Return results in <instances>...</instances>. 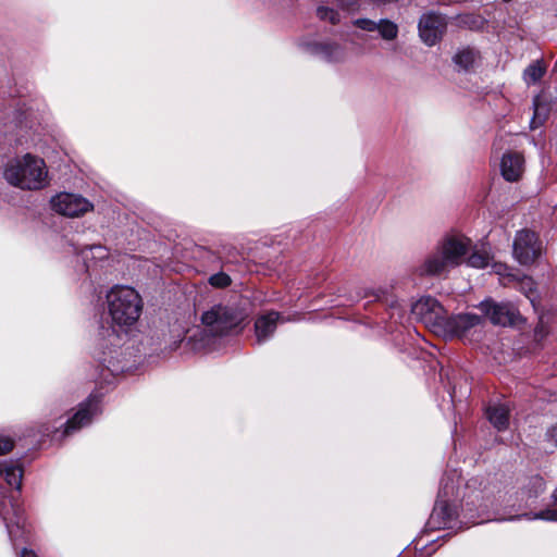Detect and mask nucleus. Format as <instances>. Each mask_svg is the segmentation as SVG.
Here are the masks:
<instances>
[{
    "instance_id": "obj_1",
    "label": "nucleus",
    "mask_w": 557,
    "mask_h": 557,
    "mask_svg": "<svg viewBox=\"0 0 557 557\" xmlns=\"http://www.w3.org/2000/svg\"><path fill=\"white\" fill-rule=\"evenodd\" d=\"M472 251L470 238L451 234L442 238L424 261L419 265L420 275H443L466 261V257Z\"/></svg>"
},
{
    "instance_id": "obj_2",
    "label": "nucleus",
    "mask_w": 557,
    "mask_h": 557,
    "mask_svg": "<svg viewBox=\"0 0 557 557\" xmlns=\"http://www.w3.org/2000/svg\"><path fill=\"white\" fill-rule=\"evenodd\" d=\"M3 174L10 185L23 190H39L49 184L44 159L30 153L9 161Z\"/></svg>"
},
{
    "instance_id": "obj_3",
    "label": "nucleus",
    "mask_w": 557,
    "mask_h": 557,
    "mask_svg": "<svg viewBox=\"0 0 557 557\" xmlns=\"http://www.w3.org/2000/svg\"><path fill=\"white\" fill-rule=\"evenodd\" d=\"M108 312L117 326H132L143 310L140 295L129 286H115L107 294Z\"/></svg>"
},
{
    "instance_id": "obj_4",
    "label": "nucleus",
    "mask_w": 557,
    "mask_h": 557,
    "mask_svg": "<svg viewBox=\"0 0 557 557\" xmlns=\"http://www.w3.org/2000/svg\"><path fill=\"white\" fill-rule=\"evenodd\" d=\"M244 317L236 308L216 305L206 311L202 317V323L213 335H224L236 329Z\"/></svg>"
},
{
    "instance_id": "obj_5",
    "label": "nucleus",
    "mask_w": 557,
    "mask_h": 557,
    "mask_svg": "<svg viewBox=\"0 0 557 557\" xmlns=\"http://www.w3.org/2000/svg\"><path fill=\"white\" fill-rule=\"evenodd\" d=\"M542 252L543 243L535 232L527 228L517 232L512 253L521 265L533 264L542 256Z\"/></svg>"
},
{
    "instance_id": "obj_6",
    "label": "nucleus",
    "mask_w": 557,
    "mask_h": 557,
    "mask_svg": "<svg viewBox=\"0 0 557 557\" xmlns=\"http://www.w3.org/2000/svg\"><path fill=\"white\" fill-rule=\"evenodd\" d=\"M480 310L496 325H512L522 320L518 309L510 302H495L485 299L479 305Z\"/></svg>"
},
{
    "instance_id": "obj_7",
    "label": "nucleus",
    "mask_w": 557,
    "mask_h": 557,
    "mask_svg": "<svg viewBox=\"0 0 557 557\" xmlns=\"http://www.w3.org/2000/svg\"><path fill=\"white\" fill-rule=\"evenodd\" d=\"M52 209L69 218H76L94 209L92 203L81 195L60 193L51 199Z\"/></svg>"
},
{
    "instance_id": "obj_8",
    "label": "nucleus",
    "mask_w": 557,
    "mask_h": 557,
    "mask_svg": "<svg viewBox=\"0 0 557 557\" xmlns=\"http://www.w3.org/2000/svg\"><path fill=\"white\" fill-rule=\"evenodd\" d=\"M446 29V21L443 15L424 14L419 22V35L428 46H434Z\"/></svg>"
},
{
    "instance_id": "obj_9",
    "label": "nucleus",
    "mask_w": 557,
    "mask_h": 557,
    "mask_svg": "<svg viewBox=\"0 0 557 557\" xmlns=\"http://www.w3.org/2000/svg\"><path fill=\"white\" fill-rule=\"evenodd\" d=\"M482 318L474 313H462L444 318L442 325L451 336L463 337L471 329L480 325Z\"/></svg>"
},
{
    "instance_id": "obj_10",
    "label": "nucleus",
    "mask_w": 557,
    "mask_h": 557,
    "mask_svg": "<svg viewBox=\"0 0 557 557\" xmlns=\"http://www.w3.org/2000/svg\"><path fill=\"white\" fill-rule=\"evenodd\" d=\"M99 400L95 396H90L85 403L81 404L78 411L65 423L64 433L66 435L87 425L91 418L99 410Z\"/></svg>"
},
{
    "instance_id": "obj_11",
    "label": "nucleus",
    "mask_w": 557,
    "mask_h": 557,
    "mask_svg": "<svg viewBox=\"0 0 557 557\" xmlns=\"http://www.w3.org/2000/svg\"><path fill=\"white\" fill-rule=\"evenodd\" d=\"M524 172V158L519 152H506L500 161L502 176L508 182H517Z\"/></svg>"
},
{
    "instance_id": "obj_12",
    "label": "nucleus",
    "mask_w": 557,
    "mask_h": 557,
    "mask_svg": "<svg viewBox=\"0 0 557 557\" xmlns=\"http://www.w3.org/2000/svg\"><path fill=\"white\" fill-rule=\"evenodd\" d=\"M412 313L421 320L430 321L434 317L438 319L442 324L443 319V307L433 297L426 296L417 300L411 308Z\"/></svg>"
},
{
    "instance_id": "obj_13",
    "label": "nucleus",
    "mask_w": 557,
    "mask_h": 557,
    "mask_svg": "<svg viewBox=\"0 0 557 557\" xmlns=\"http://www.w3.org/2000/svg\"><path fill=\"white\" fill-rule=\"evenodd\" d=\"M280 318L278 312L272 311L257 319L255 330L259 343L264 342L274 333Z\"/></svg>"
},
{
    "instance_id": "obj_14",
    "label": "nucleus",
    "mask_w": 557,
    "mask_h": 557,
    "mask_svg": "<svg viewBox=\"0 0 557 557\" xmlns=\"http://www.w3.org/2000/svg\"><path fill=\"white\" fill-rule=\"evenodd\" d=\"M486 416L498 431H504L509 425V408L504 404L490 406L486 410Z\"/></svg>"
},
{
    "instance_id": "obj_15",
    "label": "nucleus",
    "mask_w": 557,
    "mask_h": 557,
    "mask_svg": "<svg viewBox=\"0 0 557 557\" xmlns=\"http://www.w3.org/2000/svg\"><path fill=\"white\" fill-rule=\"evenodd\" d=\"M0 473L4 476L7 483L10 486L15 487L16 490H21L23 470L20 466L12 462L1 463Z\"/></svg>"
},
{
    "instance_id": "obj_16",
    "label": "nucleus",
    "mask_w": 557,
    "mask_h": 557,
    "mask_svg": "<svg viewBox=\"0 0 557 557\" xmlns=\"http://www.w3.org/2000/svg\"><path fill=\"white\" fill-rule=\"evenodd\" d=\"M476 57L474 50L466 48L456 53L454 61L461 70L468 71L474 64Z\"/></svg>"
},
{
    "instance_id": "obj_17",
    "label": "nucleus",
    "mask_w": 557,
    "mask_h": 557,
    "mask_svg": "<svg viewBox=\"0 0 557 557\" xmlns=\"http://www.w3.org/2000/svg\"><path fill=\"white\" fill-rule=\"evenodd\" d=\"M518 289L530 299L531 304L535 306L536 288L534 281L529 276H523L518 282Z\"/></svg>"
},
{
    "instance_id": "obj_18",
    "label": "nucleus",
    "mask_w": 557,
    "mask_h": 557,
    "mask_svg": "<svg viewBox=\"0 0 557 557\" xmlns=\"http://www.w3.org/2000/svg\"><path fill=\"white\" fill-rule=\"evenodd\" d=\"M381 37L385 40H394L398 35V27L395 23L388 20H381L377 23V28Z\"/></svg>"
},
{
    "instance_id": "obj_19",
    "label": "nucleus",
    "mask_w": 557,
    "mask_h": 557,
    "mask_svg": "<svg viewBox=\"0 0 557 557\" xmlns=\"http://www.w3.org/2000/svg\"><path fill=\"white\" fill-rule=\"evenodd\" d=\"M465 262L472 268L483 269L488 265L490 257L484 252L472 251L466 257Z\"/></svg>"
},
{
    "instance_id": "obj_20",
    "label": "nucleus",
    "mask_w": 557,
    "mask_h": 557,
    "mask_svg": "<svg viewBox=\"0 0 557 557\" xmlns=\"http://www.w3.org/2000/svg\"><path fill=\"white\" fill-rule=\"evenodd\" d=\"M545 73V69L540 63L530 64L524 71V81L528 84L539 82Z\"/></svg>"
},
{
    "instance_id": "obj_21",
    "label": "nucleus",
    "mask_w": 557,
    "mask_h": 557,
    "mask_svg": "<svg viewBox=\"0 0 557 557\" xmlns=\"http://www.w3.org/2000/svg\"><path fill=\"white\" fill-rule=\"evenodd\" d=\"M208 282L214 288H225L232 284V278L225 272H218L212 274Z\"/></svg>"
},
{
    "instance_id": "obj_22",
    "label": "nucleus",
    "mask_w": 557,
    "mask_h": 557,
    "mask_svg": "<svg viewBox=\"0 0 557 557\" xmlns=\"http://www.w3.org/2000/svg\"><path fill=\"white\" fill-rule=\"evenodd\" d=\"M317 14H318L319 18H321L323 21H329L332 24H336L339 21L338 13L330 8L320 7L317 10Z\"/></svg>"
},
{
    "instance_id": "obj_23",
    "label": "nucleus",
    "mask_w": 557,
    "mask_h": 557,
    "mask_svg": "<svg viewBox=\"0 0 557 557\" xmlns=\"http://www.w3.org/2000/svg\"><path fill=\"white\" fill-rule=\"evenodd\" d=\"M533 104H534V115L531 120V128H536L544 121V119H542V116H541V111L545 110V108L540 103L539 98L534 99Z\"/></svg>"
},
{
    "instance_id": "obj_24",
    "label": "nucleus",
    "mask_w": 557,
    "mask_h": 557,
    "mask_svg": "<svg viewBox=\"0 0 557 557\" xmlns=\"http://www.w3.org/2000/svg\"><path fill=\"white\" fill-rule=\"evenodd\" d=\"M355 25L367 32H374L377 28V23L368 18H359L355 21Z\"/></svg>"
},
{
    "instance_id": "obj_25",
    "label": "nucleus",
    "mask_w": 557,
    "mask_h": 557,
    "mask_svg": "<svg viewBox=\"0 0 557 557\" xmlns=\"http://www.w3.org/2000/svg\"><path fill=\"white\" fill-rule=\"evenodd\" d=\"M532 519H542L548 521L557 520V509L542 510L539 513L534 515Z\"/></svg>"
},
{
    "instance_id": "obj_26",
    "label": "nucleus",
    "mask_w": 557,
    "mask_h": 557,
    "mask_svg": "<svg viewBox=\"0 0 557 557\" xmlns=\"http://www.w3.org/2000/svg\"><path fill=\"white\" fill-rule=\"evenodd\" d=\"M321 52L327 58L333 59L339 54V48L334 45H323L321 46Z\"/></svg>"
},
{
    "instance_id": "obj_27",
    "label": "nucleus",
    "mask_w": 557,
    "mask_h": 557,
    "mask_svg": "<svg viewBox=\"0 0 557 557\" xmlns=\"http://www.w3.org/2000/svg\"><path fill=\"white\" fill-rule=\"evenodd\" d=\"M530 484L532 485L534 493L533 496H536L537 494L542 493L545 487V483L543 478L541 476H533L530 480Z\"/></svg>"
},
{
    "instance_id": "obj_28",
    "label": "nucleus",
    "mask_w": 557,
    "mask_h": 557,
    "mask_svg": "<svg viewBox=\"0 0 557 557\" xmlns=\"http://www.w3.org/2000/svg\"><path fill=\"white\" fill-rule=\"evenodd\" d=\"M13 448V441L10 437L0 436V455L9 453Z\"/></svg>"
},
{
    "instance_id": "obj_29",
    "label": "nucleus",
    "mask_w": 557,
    "mask_h": 557,
    "mask_svg": "<svg viewBox=\"0 0 557 557\" xmlns=\"http://www.w3.org/2000/svg\"><path fill=\"white\" fill-rule=\"evenodd\" d=\"M94 253H97L99 259L107 257V249L102 246H94L90 248Z\"/></svg>"
},
{
    "instance_id": "obj_30",
    "label": "nucleus",
    "mask_w": 557,
    "mask_h": 557,
    "mask_svg": "<svg viewBox=\"0 0 557 557\" xmlns=\"http://www.w3.org/2000/svg\"><path fill=\"white\" fill-rule=\"evenodd\" d=\"M547 437L557 446V424L548 430Z\"/></svg>"
},
{
    "instance_id": "obj_31",
    "label": "nucleus",
    "mask_w": 557,
    "mask_h": 557,
    "mask_svg": "<svg viewBox=\"0 0 557 557\" xmlns=\"http://www.w3.org/2000/svg\"><path fill=\"white\" fill-rule=\"evenodd\" d=\"M7 527H8L9 535H10L11 540H12L13 542H15V541H16L17 535H16V533L14 532L13 527H11L10 524H8Z\"/></svg>"
},
{
    "instance_id": "obj_32",
    "label": "nucleus",
    "mask_w": 557,
    "mask_h": 557,
    "mask_svg": "<svg viewBox=\"0 0 557 557\" xmlns=\"http://www.w3.org/2000/svg\"><path fill=\"white\" fill-rule=\"evenodd\" d=\"M21 557H37L33 550L23 549Z\"/></svg>"
},
{
    "instance_id": "obj_33",
    "label": "nucleus",
    "mask_w": 557,
    "mask_h": 557,
    "mask_svg": "<svg viewBox=\"0 0 557 557\" xmlns=\"http://www.w3.org/2000/svg\"><path fill=\"white\" fill-rule=\"evenodd\" d=\"M494 268H495L496 273L499 275H502L504 273V271L506 270V267L503 264H495Z\"/></svg>"
},
{
    "instance_id": "obj_34",
    "label": "nucleus",
    "mask_w": 557,
    "mask_h": 557,
    "mask_svg": "<svg viewBox=\"0 0 557 557\" xmlns=\"http://www.w3.org/2000/svg\"><path fill=\"white\" fill-rule=\"evenodd\" d=\"M21 522H22V519L17 518V520L15 522L17 529L21 527Z\"/></svg>"
},
{
    "instance_id": "obj_35",
    "label": "nucleus",
    "mask_w": 557,
    "mask_h": 557,
    "mask_svg": "<svg viewBox=\"0 0 557 557\" xmlns=\"http://www.w3.org/2000/svg\"><path fill=\"white\" fill-rule=\"evenodd\" d=\"M554 498L557 500V488L555 490L554 494H553Z\"/></svg>"
}]
</instances>
